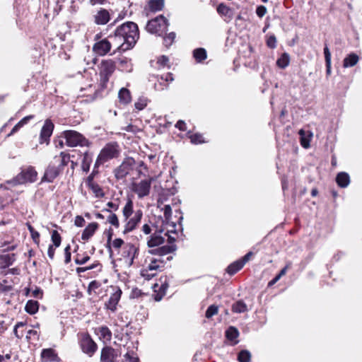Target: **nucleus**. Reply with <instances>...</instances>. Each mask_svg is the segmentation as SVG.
<instances>
[{
    "label": "nucleus",
    "instance_id": "43",
    "mask_svg": "<svg viewBox=\"0 0 362 362\" xmlns=\"http://www.w3.org/2000/svg\"><path fill=\"white\" fill-rule=\"evenodd\" d=\"M218 311V306L215 305H210L206 311L205 316L206 318H211L214 315H216Z\"/></svg>",
    "mask_w": 362,
    "mask_h": 362
},
{
    "label": "nucleus",
    "instance_id": "64",
    "mask_svg": "<svg viewBox=\"0 0 362 362\" xmlns=\"http://www.w3.org/2000/svg\"><path fill=\"white\" fill-rule=\"evenodd\" d=\"M142 230L145 234H149L151 233V228L148 225L145 224L142 227Z\"/></svg>",
    "mask_w": 362,
    "mask_h": 362
},
{
    "label": "nucleus",
    "instance_id": "26",
    "mask_svg": "<svg viewBox=\"0 0 362 362\" xmlns=\"http://www.w3.org/2000/svg\"><path fill=\"white\" fill-rule=\"evenodd\" d=\"M336 181L339 187H346L349 185L350 177L346 173H339L336 177Z\"/></svg>",
    "mask_w": 362,
    "mask_h": 362
},
{
    "label": "nucleus",
    "instance_id": "53",
    "mask_svg": "<svg viewBox=\"0 0 362 362\" xmlns=\"http://www.w3.org/2000/svg\"><path fill=\"white\" fill-rule=\"evenodd\" d=\"M28 230L30 233V235L33 238V239L36 242L39 240L40 234L38 232L34 230V228L28 225Z\"/></svg>",
    "mask_w": 362,
    "mask_h": 362
},
{
    "label": "nucleus",
    "instance_id": "39",
    "mask_svg": "<svg viewBox=\"0 0 362 362\" xmlns=\"http://www.w3.org/2000/svg\"><path fill=\"white\" fill-rule=\"evenodd\" d=\"M276 64L280 68H285L289 64V56L288 54H283L277 60Z\"/></svg>",
    "mask_w": 362,
    "mask_h": 362
},
{
    "label": "nucleus",
    "instance_id": "38",
    "mask_svg": "<svg viewBox=\"0 0 362 362\" xmlns=\"http://www.w3.org/2000/svg\"><path fill=\"white\" fill-rule=\"evenodd\" d=\"M175 37H176V34L174 32H171V33L167 34L163 37L164 45L166 47H169L170 46H171L173 45V43L174 42Z\"/></svg>",
    "mask_w": 362,
    "mask_h": 362
},
{
    "label": "nucleus",
    "instance_id": "33",
    "mask_svg": "<svg viewBox=\"0 0 362 362\" xmlns=\"http://www.w3.org/2000/svg\"><path fill=\"white\" fill-rule=\"evenodd\" d=\"M148 6L151 11L156 12L162 10L164 6L163 0H151Z\"/></svg>",
    "mask_w": 362,
    "mask_h": 362
},
{
    "label": "nucleus",
    "instance_id": "46",
    "mask_svg": "<svg viewBox=\"0 0 362 362\" xmlns=\"http://www.w3.org/2000/svg\"><path fill=\"white\" fill-rule=\"evenodd\" d=\"M146 105L147 99L146 98H139L134 104L135 107L139 110L144 109Z\"/></svg>",
    "mask_w": 362,
    "mask_h": 362
},
{
    "label": "nucleus",
    "instance_id": "1",
    "mask_svg": "<svg viewBox=\"0 0 362 362\" xmlns=\"http://www.w3.org/2000/svg\"><path fill=\"white\" fill-rule=\"evenodd\" d=\"M139 29L136 23L127 22L119 26L112 35L114 47L119 52L132 49L139 39Z\"/></svg>",
    "mask_w": 362,
    "mask_h": 362
},
{
    "label": "nucleus",
    "instance_id": "30",
    "mask_svg": "<svg viewBox=\"0 0 362 362\" xmlns=\"http://www.w3.org/2000/svg\"><path fill=\"white\" fill-rule=\"evenodd\" d=\"M38 302L33 300H28L25 307V311L31 315L36 313L38 310Z\"/></svg>",
    "mask_w": 362,
    "mask_h": 362
},
{
    "label": "nucleus",
    "instance_id": "59",
    "mask_svg": "<svg viewBox=\"0 0 362 362\" xmlns=\"http://www.w3.org/2000/svg\"><path fill=\"white\" fill-rule=\"evenodd\" d=\"M56 248L57 247H55L54 245H52L49 246V248L47 250V255L51 259H52L54 258Z\"/></svg>",
    "mask_w": 362,
    "mask_h": 362
},
{
    "label": "nucleus",
    "instance_id": "5",
    "mask_svg": "<svg viewBox=\"0 0 362 362\" xmlns=\"http://www.w3.org/2000/svg\"><path fill=\"white\" fill-rule=\"evenodd\" d=\"M37 178V172L33 166H26L13 180L15 185H23L35 182Z\"/></svg>",
    "mask_w": 362,
    "mask_h": 362
},
{
    "label": "nucleus",
    "instance_id": "52",
    "mask_svg": "<svg viewBox=\"0 0 362 362\" xmlns=\"http://www.w3.org/2000/svg\"><path fill=\"white\" fill-rule=\"evenodd\" d=\"M138 252V248L135 247L133 245H129V255H132L131 261L132 262L133 259L135 258L136 254Z\"/></svg>",
    "mask_w": 362,
    "mask_h": 362
},
{
    "label": "nucleus",
    "instance_id": "18",
    "mask_svg": "<svg viewBox=\"0 0 362 362\" xmlns=\"http://www.w3.org/2000/svg\"><path fill=\"white\" fill-rule=\"evenodd\" d=\"M87 185L89 189L97 198H102L105 196V193L102 187L96 182H95L91 177H88Z\"/></svg>",
    "mask_w": 362,
    "mask_h": 362
},
{
    "label": "nucleus",
    "instance_id": "20",
    "mask_svg": "<svg viewBox=\"0 0 362 362\" xmlns=\"http://www.w3.org/2000/svg\"><path fill=\"white\" fill-rule=\"evenodd\" d=\"M41 358L43 362H52L58 360L57 354L52 349H45L42 351Z\"/></svg>",
    "mask_w": 362,
    "mask_h": 362
},
{
    "label": "nucleus",
    "instance_id": "13",
    "mask_svg": "<svg viewBox=\"0 0 362 362\" xmlns=\"http://www.w3.org/2000/svg\"><path fill=\"white\" fill-rule=\"evenodd\" d=\"M142 217V212L140 210H138L134 212V215L128 218L126 221V223L124 226V229L123 233H127L132 230H133L138 223L141 221Z\"/></svg>",
    "mask_w": 362,
    "mask_h": 362
},
{
    "label": "nucleus",
    "instance_id": "17",
    "mask_svg": "<svg viewBox=\"0 0 362 362\" xmlns=\"http://www.w3.org/2000/svg\"><path fill=\"white\" fill-rule=\"evenodd\" d=\"M121 289L117 288L114 293L111 295L107 303L105 305L107 308L112 311H115L117 308V305L118 304L119 299L121 298Z\"/></svg>",
    "mask_w": 362,
    "mask_h": 362
},
{
    "label": "nucleus",
    "instance_id": "54",
    "mask_svg": "<svg viewBox=\"0 0 362 362\" xmlns=\"http://www.w3.org/2000/svg\"><path fill=\"white\" fill-rule=\"evenodd\" d=\"M124 244L123 240L121 238H116L112 243V246L115 249H119Z\"/></svg>",
    "mask_w": 362,
    "mask_h": 362
},
{
    "label": "nucleus",
    "instance_id": "12",
    "mask_svg": "<svg viewBox=\"0 0 362 362\" xmlns=\"http://www.w3.org/2000/svg\"><path fill=\"white\" fill-rule=\"evenodd\" d=\"M80 346L83 353L91 356L96 351L97 344L88 334H83L80 341Z\"/></svg>",
    "mask_w": 362,
    "mask_h": 362
},
{
    "label": "nucleus",
    "instance_id": "63",
    "mask_svg": "<svg viewBox=\"0 0 362 362\" xmlns=\"http://www.w3.org/2000/svg\"><path fill=\"white\" fill-rule=\"evenodd\" d=\"M252 255V252H249L243 257V258L242 259H240V261L244 262V264H245L247 261H249V259H250Z\"/></svg>",
    "mask_w": 362,
    "mask_h": 362
},
{
    "label": "nucleus",
    "instance_id": "6",
    "mask_svg": "<svg viewBox=\"0 0 362 362\" xmlns=\"http://www.w3.org/2000/svg\"><path fill=\"white\" fill-rule=\"evenodd\" d=\"M168 25V20L160 15L148 22L146 30L152 34L160 35L167 30Z\"/></svg>",
    "mask_w": 362,
    "mask_h": 362
},
{
    "label": "nucleus",
    "instance_id": "48",
    "mask_svg": "<svg viewBox=\"0 0 362 362\" xmlns=\"http://www.w3.org/2000/svg\"><path fill=\"white\" fill-rule=\"evenodd\" d=\"M163 213H164V216L165 218L168 220L170 217H171V215H172V209H171V206L170 205H165L163 209Z\"/></svg>",
    "mask_w": 362,
    "mask_h": 362
},
{
    "label": "nucleus",
    "instance_id": "27",
    "mask_svg": "<svg viewBox=\"0 0 362 362\" xmlns=\"http://www.w3.org/2000/svg\"><path fill=\"white\" fill-rule=\"evenodd\" d=\"M154 292H158V293L155 296V300L156 301H159L162 299L163 296L165 294V291L167 290L168 286L165 284H163L160 286L156 284L153 286Z\"/></svg>",
    "mask_w": 362,
    "mask_h": 362
},
{
    "label": "nucleus",
    "instance_id": "37",
    "mask_svg": "<svg viewBox=\"0 0 362 362\" xmlns=\"http://www.w3.org/2000/svg\"><path fill=\"white\" fill-rule=\"evenodd\" d=\"M25 323L24 322H18L16 325H15V327H14V329H13V332H14V334L15 336L18 338V339H21L23 337L24 335V327H25Z\"/></svg>",
    "mask_w": 362,
    "mask_h": 362
},
{
    "label": "nucleus",
    "instance_id": "29",
    "mask_svg": "<svg viewBox=\"0 0 362 362\" xmlns=\"http://www.w3.org/2000/svg\"><path fill=\"white\" fill-rule=\"evenodd\" d=\"M134 214V213L133 211V202L132 200H128V202L126 203L125 206L122 209L123 216L124 217L125 220H127L132 216H133Z\"/></svg>",
    "mask_w": 362,
    "mask_h": 362
},
{
    "label": "nucleus",
    "instance_id": "61",
    "mask_svg": "<svg viewBox=\"0 0 362 362\" xmlns=\"http://www.w3.org/2000/svg\"><path fill=\"white\" fill-rule=\"evenodd\" d=\"M125 358L129 362H139V358L136 356H131L129 354H127Z\"/></svg>",
    "mask_w": 362,
    "mask_h": 362
},
{
    "label": "nucleus",
    "instance_id": "16",
    "mask_svg": "<svg viewBox=\"0 0 362 362\" xmlns=\"http://www.w3.org/2000/svg\"><path fill=\"white\" fill-rule=\"evenodd\" d=\"M117 357L115 349L111 347H104L101 351V362H115Z\"/></svg>",
    "mask_w": 362,
    "mask_h": 362
},
{
    "label": "nucleus",
    "instance_id": "50",
    "mask_svg": "<svg viewBox=\"0 0 362 362\" xmlns=\"http://www.w3.org/2000/svg\"><path fill=\"white\" fill-rule=\"evenodd\" d=\"M43 295L42 291L37 287H35V289L31 291V296L37 298H42Z\"/></svg>",
    "mask_w": 362,
    "mask_h": 362
},
{
    "label": "nucleus",
    "instance_id": "4",
    "mask_svg": "<svg viewBox=\"0 0 362 362\" xmlns=\"http://www.w3.org/2000/svg\"><path fill=\"white\" fill-rule=\"evenodd\" d=\"M165 265V261L163 258H155L150 255H146L141 263V275L150 279L155 276L158 271H160Z\"/></svg>",
    "mask_w": 362,
    "mask_h": 362
},
{
    "label": "nucleus",
    "instance_id": "19",
    "mask_svg": "<svg viewBox=\"0 0 362 362\" xmlns=\"http://www.w3.org/2000/svg\"><path fill=\"white\" fill-rule=\"evenodd\" d=\"M98 228V224L97 223L93 222L89 223L83 230V233L81 235V239L83 240H89L93 235Z\"/></svg>",
    "mask_w": 362,
    "mask_h": 362
},
{
    "label": "nucleus",
    "instance_id": "10",
    "mask_svg": "<svg viewBox=\"0 0 362 362\" xmlns=\"http://www.w3.org/2000/svg\"><path fill=\"white\" fill-rule=\"evenodd\" d=\"M153 178L149 177L132 184V189L136 193L139 198L146 197L150 193L151 185Z\"/></svg>",
    "mask_w": 362,
    "mask_h": 362
},
{
    "label": "nucleus",
    "instance_id": "15",
    "mask_svg": "<svg viewBox=\"0 0 362 362\" xmlns=\"http://www.w3.org/2000/svg\"><path fill=\"white\" fill-rule=\"evenodd\" d=\"M54 129V124L50 119H47L41 129L40 132V142H45L48 140L52 134Z\"/></svg>",
    "mask_w": 362,
    "mask_h": 362
},
{
    "label": "nucleus",
    "instance_id": "21",
    "mask_svg": "<svg viewBox=\"0 0 362 362\" xmlns=\"http://www.w3.org/2000/svg\"><path fill=\"white\" fill-rule=\"evenodd\" d=\"M110 20L109 12L105 9H100L95 15V22L98 25H105Z\"/></svg>",
    "mask_w": 362,
    "mask_h": 362
},
{
    "label": "nucleus",
    "instance_id": "44",
    "mask_svg": "<svg viewBox=\"0 0 362 362\" xmlns=\"http://www.w3.org/2000/svg\"><path fill=\"white\" fill-rule=\"evenodd\" d=\"M169 59L168 57L163 55L158 58L157 59V64L158 65L159 68H164L166 66H169Z\"/></svg>",
    "mask_w": 362,
    "mask_h": 362
},
{
    "label": "nucleus",
    "instance_id": "22",
    "mask_svg": "<svg viewBox=\"0 0 362 362\" xmlns=\"http://www.w3.org/2000/svg\"><path fill=\"white\" fill-rule=\"evenodd\" d=\"M359 61V57L355 53L348 54L343 60L344 68L355 66Z\"/></svg>",
    "mask_w": 362,
    "mask_h": 362
},
{
    "label": "nucleus",
    "instance_id": "32",
    "mask_svg": "<svg viewBox=\"0 0 362 362\" xmlns=\"http://www.w3.org/2000/svg\"><path fill=\"white\" fill-rule=\"evenodd\" d=\"M217 12L219 15L231 18V9L224 4H220L217 7Z\"/></svg>",
    "mask_w": 362,
    "mask_h": 362
},
{
    "label": "nucleus",
    "instance_id": "24",
    "mask_svg": "<svg viewBox=\"0 0 362 362\" xmlns=\"http://www.w3.org/2000/svg\"><path fill=\"white\" fill-rule=\"evenodd\" d=\"M118 98L119 103L123 105L129 103L132 101L130 91L126 88H121L118 93Z\"/></svg>",
    "mask_w": 362,
    "mask_h": 362
},
{
    "label": "nucleus",
    "instance_id": "8",
    "mask_svg": "<svg viewBox=\"0 0 362 362\" xmlns=\"http://www.w3.org/2000/svg\"><path fill=\"white\" fill-rule=\"evenodd\" d=\"M119 153L118 146L115 144H107L100 151L95 162V165L103 164L110 159L117 157Z\"/></svg>",
    "mask_w": 362,
    "mask_h": 362
},
{
    "label": "nucleus",
    "instance_id": "28",
    "mask_svg": "<svg viewBox=\"0 0 362 362\" xmlns=\"http://www.w3.org/2000/svg\"><path fill=\"white\" fill-rule=\"evenodd\" d=\"M33 118V115H28L23 117L21 120H20L12 129L11 132L7 135V136H11L16 132H17L21 127H23L25 124H26L31 119Z\"/></svg>",
    "mask_w": 362,
    "mask_h": 362
},
{
    "label": "nucleus",
    "instance_id": "7",
    "mask_svg": "<svg viewBox=\"0 0 362 362\" xmlns=\"http://www.w3.org/2000/svg\"><path fill=\"white\" fill-rule=\"evenodd\" d=\"M115 70V64L111 60H103L100 66V83L103 88L106 87L110 76Z\"/></svg>",
    "mask_w": 362,
    "mask_h": 362
},
{
    "label": "nucleus",
    "instance_id": "60",
    "mask_svg": "<svg viewBox=\"0 0 362 362\" xmlns=\"http://www.w3.org/2000/svg\"><path fill=\"white\" fill-rule=\"evenodd\" d=\"M175 127L177 128H178L181 131H185L186 130V124L184 121L182 120H179L176 124H175Z\"/></svg>",
    "mask_w": 362,
    "mask_h": 362
},
{
    "label": "nucleus",
    "instance_id": "25",
    "mask_svg": "<svg viewBox=\"0 0 362 362\" xmlns=\"http://www.w3.org/2000/svg\"><path fill=\"white\" fill-rule=\"evenodd\" d=\"M95 332L103 341H110L112 338V333L107 327H100L95 329Z\"/></svg>",
    "mask_w": 362,
    "mask_h": 362
},
{
    "label": "nucleus",
    "instance_id": "9",
    "mask_svg": "<svg viewBox=\"0 0 362 362\" xmlns=\"http://www.w3.org/2000/svg\"><path fill=\"white\" fill-rule=\"evenodd\" d=\"M64 136L66 139V144L71 147L77 146H84L88 144V141L83 136L76 131H65L64 132Z\"/></svg>",
    "mask_w": 362,
    "mask_h": 362
},
{
    "label": "nucleus",
    "instance_id": "31",
    "mask_svg": "<svg viewBox=\"0 0 362 362\" xmlns=\"http://www.w3.org/2000/svg\"><path fill=\"white\" fill-rule=\"evenodd\" d=\"M244 266V262H241L240 260L236 261L232 264H230L228 268L227 272L230 274H234L239 270H240Z\"/></svg>",
    "mask_w": 362,
    "mask_h": 362
},
{
    "label": "nucleus",
    "instance_id": "62",
    "mask_svg": "<svg viewBox=\"0 0 362 362\" xmlns=\"http://www.w3.org/2000/svg\"><path fill=\"white\" fill-rule=\"evenodd\" d=\"M11 354H6V355L0 354V362H8L11 359Z\"/></svg>",
    "mask_w": 362,
    "mask_h": 362
},
{
    "label": "nucleus",
    "instance_id": "11",
    "mask_svg": "<svg viewBox=\"0 0 362 362\" xmlns=\"http://www.w3.org/2000/svg\"><path fill=\"white\" fill-rule=\"evenodd\" d=\"M114 46L112 35H110L107 39H103L95 43L93 45V51L100 56L105 55Z\"/></svg>",
    "mask_w": 362,
    "mask_h": 362
},
{
    "label": "nucleus",
    "instance_id": "36",
    "mask_svg": "<svg viewBox=\"0 0 362 362\" xmlns=\"http://www.w3.org/2000/svg\"><path fill=\"white\" fill-rule=\"evenodd\" d=\"M226 335L228 339L230 341H234L238 338L239 335V332L237 328L234 327H230L226 330Z\"/></svg>",
    "mask_w": 362,
    "mask_h": 362
},
{
    "label": "nucleus",
    "instance_id": "51",
    "mask_svg": "<svg viewBox=\"0 0 362 362\" xmlns=\"http://www.w3.org/2000/svg\"><path fill=\"white\" fill-rule=\"evenodd\" d=\"M144 294V293L140 289H139L137 288H134L132 290V292L130 294V298H139V297H141Z\"/></svg>",
    "mask_w": 362,
    "mask_h": 362
},
{
    "label": "nucleus",
    "instance_id": "45",
    "mask_svg": "<svg viewBox=\"0 0 362 362\" xmlns=\"http://www.w3.org/2000/svg\"><path fill=\"white\" fill-rule=\"evenodd\" d=\"M107 221L110 224L115 226L116 228H119V219L115 214L111 213L107 217Z\"/></svg>",
    "mask_w": 362,
    "mask_h": 362
},
{
    "label": "nucleus",
    "instance_id": "55",
    "mask_svg": "<svg viewBox=\"0 0 362 362\" xmlns=\"http://www.w3.org/2000/svg\"><path fill=\"white\" fill-rule=\"evenodd\" d=\"M96 267V264H92L90 266H88V267H78L76 269V272L80 274L81 272H86L88 270H90V269H94L95 267Z\"/></svg>",
    "mask_w": 362,
    "mask_h": 362
},
{
    "label": "nucleus",
    "instance_id": "58",
    "mask_svg": "<svg viewBox=\"0 0 362 362\" xmlns=\"http://www.w3.org/2000/svg\"><path fill=\"white\" fill-rule=\"evenodd\" d=\"M84 222H85L84 218L81 216H77L75 218L74 223L76 226H78V227L83 226Z\"/></svg>",
    "mask_w": 362,
    "mask_h": 362
},
{
    "label": "nucleus",
    "instance_id": "41",
    "mask_svg": "<svg viewBox=\"0 0 362 362\" xmlns=\"http://www.w3.org/2000/svg\"><path fill=\"white\" fill-rule=\"evenodd\" d=\"M251 354L248 351H241L238 354V361L240 362H250Z\"/></svg>",
    "mask_w": 362,
    "mask_h": 362
},
{
    "label": "nucleus",
    "instance_id": "34",
    "mask_svg": "<svg viewBox=\"0 0 362 362\" xmlns=\"http://www.w3.org/2000/svg\"><path fill=\"white\" fill-rule=\"evenodd\" d=\"M193 56L198 62H201L206 58V52L204 48H198L194 50Z\"/></svg>",
    "mask_w": 362,
    "mask_h": 362
},
{
    "label": "nucleus",
    "instance_id": "42",
    "mask_svg": "<svg viewBox=\"0 0 362 362\" xmlns=\"http://www.w3.org/2000/svg\"><path fill=\"white\" fill-rule=\"evenodd\" d=\"M52 245H54L55 247H58L62 241L61 236L57 230H53L52 232Z\"/></svg>",
    "mask_w": 362,
    "mask_h": 362
},
{
    "label": "nucleus",
    "instance_id": "2",
    "mask_svg": "<svg viewBox=\"0 0 362 362\" xmlns=\"http://www.w3.org/2000/svg\"><path fill=\"white\" fill-rule=\"evenodd\" d=\"M69 159V156L64 152L54 156V162H52L45 170L42 181L52 182L59 175L63 168L67 165Z\"/></svg>",
    "mask_w": 362,
    "mask_h": 362
},
{
    "label": "nucleus",
    "instance_id": "14",
    "mask_svg": "<svg viewBox=\"0 0 362 362\" xmlns=\"http://www.w3.org/2000/svg\"><path fill=\"white\" fill-rule=\"evenodd\" d=\"M134 164V160L132 158L126 159L116 170L115 175L118 179L123 178L127 175L132 169V165Z\"/></svg>",
    "mask_w": 362,
    "mask_h": 362
},
{
    "label": "nucleus",
    "instance_id": "47",
    "mask_svg": "<svg viewBox=\"0 0 362 362\" xmlns=\"http://www.w3.org/2000/svg\"><path fill=\"white\" fill-rule=\"evenodd\" d=\"M191 142L194 144H202L204 142L202 135L199 134H195L190 136Z\"/></svg>",
    "mask_w": 362,
    "mask_h": 362
},
{
    "label": "nucleus",
    "instance_id": "56",
    "mask_svg": "<svg viewBox=\"0 0 362 362\" xmlns=\"http://www.w3.org/2000/svg\"><path fill=\"white\" fill-rule=\"evenodd\" d=\"M267 8L264 6H259L257 8L256 13L259 17H262L265 15Z\"/></svg>",
    "mask_w": 362,
    "mask_h": 362
},
{
    "label": "nucleus",
    "instance_id": "57",
    "mask_svg": "<svg viewBox=\"0 0 362 362\" xmlns=\"http://www.w3.org/2000/svg\"><path fill=\"white\" fill-rule=\"evenodd\" d=\"M276 37L272 35V36H270L268 39H267V45L271 47V48H274L276 47Z\"/></svg>",
    "mask_w": 362,
    "mask_h": 362
},
{
    "label": "nucleus",
    "instance_id": "49",
    "mask_svg": "<svg viewBox=\"0 0 362 362\" xmlns=\"http://www.w3.org/2000/svg\"><path fill=\"white\" fill-rule=\"evenodd\" d=\"M324 55H325V59L326 64H331V52L329 51V49L326 45L324 47Z\"/></svg>",
    "mask_w": 362,
    "mask_h": 362
},
{
    "label": "nucleus",
    "instance_id": "40",
    "mask_svg": "<svg viewBox=\"0 0 362 362\" xmlns=\"http://www.w3.org/2000/svg\"><path fill=\"white\" fill-rule=\"evenodd\" d=\"M90 259L89 255L87 254H77L75 257V262L76 264H83Z\"/></svg>",
    "mask_w": 362,
    "mask_h": 362
},
{
    "label": "nucleus",
    "instance_id": "3",
    "mask_svg": "<svg viewBox=\"0 0 362 362\" xmlns=\"http://www.w3.org/2000/svg\"><path fill=\"white\" fill-rule=\"evenodd\" d=\"M164 241L165 238L160 233H154L151 235L147 243L148 247L150 248L148 252V254L160 257L166 255L175 250V246L173 244L162 245Z\"/></svg>",
    "mask_w": 362,
    "mask_h": 362
},
{
    "label": "nucleus",
    "instance_id": "23",
    "mask_svg": "<svg viewBox=\"0 0 362 362\" xmlns=\"http://www.w3.org/2000/svg\"><path fill=\"white\" fill-rule=\"evenodd\" d=\"M299 135L300 136L301 146L305 148H309L311 137L313 136V133L310 132H305L303 129H300L299 131Z\"/></svg>",
    "mask_w": 362,
    "mask_h": 362
},
{
    "label": "nucleus",
    "instance_id": "35",
    "mask_svg": "<svg viewBox=\"0 0 362 362\" xmlns=\"http://www.w3.org/2000/svg\"><path fill=\"white\" fill-rule=\"evenodd\" d=\"M247 310L246 304L241 300L236 302L232 306V310L236 313H245Z\"/></svg>",
    "mask_w": 362,
    "mask_h": 362
}]
</instances>
